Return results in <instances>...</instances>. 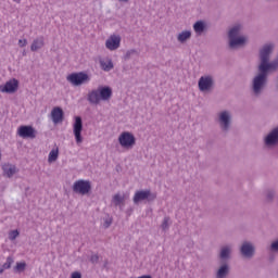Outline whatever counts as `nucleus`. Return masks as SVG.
Returning a JSON list of instances; mask_svg holds the SVG:
<instances>
[{
  "label": "nucleus",
  "instance_id": "obj_12",
  "mask_svg": "<svg viewBox=\"0 0 278 278\" xmlns=\"http://www.w3.org/2000/svg\"><path fill=\"white\" fill-rule=\"evenodd\" d=\"M135 146L136 140H118L115 142L116 150L119 151V153L129 151V149H134Z\"/></svg>",
  "mask_w": 278,
  "mask_h": 278
},
{
  "label": "nucleus",
  "instance_id": "obj_15",
  "mask_svg": "<svg viewBox=\"0 0 278 278\" xmlns=\"http://www.w3.org/2000/svg\"><path fill=\"white\" fill-rule=\"evenodd\" d=\"M52 122L58 125V123H62L64 121V111L60 106H55L51 111Z\"/></svg>",
  "mask_w": 278,
  "mask_h": 278
},
{
  "label": "nucleus",
  "instance_id": "obj_31",
  "mask_svg": "<svg viewBox=\"0 0 278 278\" xmlns=\"http://www.w3.org/2000/svg\"><path fill=\"white\" fill-rule=\"evenodd\" d=\"M273 253H278V239L274 240L269 247Z\"/></svg>",
  "mask_w": 278,
  "mask_h": 278
},
{
  "label": "nucleus",
  "instance_id": "obj_23",
  "mask_svg": "<svg viewBox=\"0 0 278 278\" xmlns=\"http://www.w3.org/2000/svg\"><path fill=\"white\" fill-rule=\"evenodd\" d=\"M100 66L102 68V71H105L106 73L112 71V68H114V63H112V60L109 61H100Z\"/></svg>",
  "mask_w": 278,
  "mask_h": 278
},
{
  "label": "nucleus",
  "instance_id": "obj_11",
  "mask_svg": "<svg viewBox=\"0 0 278 278\" xmlns=\"http://www.w3.org/2000/svg\"><path fill=\"white\" fill-rule=\"evenodd\" d=\"M231 273V265L229 263H220L215 271V278H227Z\"/></svg>",
  "mask_w": 278,
  "mask_h": 278
},
{
  "label": "nucleus",
  "instance_id": "obj_27",
  "mask_svg": "<svg viewBox=\"0 0 278 278\" xmlns=\"http://www.w3.org/2000/svg\"><path fill=\"white\" fill-rule=\"evenodd\" d=\"M12 264H14V258L12 256H8L5 263L2 265L4 270L12 268Z\"/></svg>",
  "mask_w": 278,
  "mask_h": 278
},
{
  "label": "nucleus",
  "instance_id": "obj_17",
  "mask_svg": "<svg viewBox=\"0 0 278 278\" xmlns=\"http://www.w3.org/2000/svg\"><path fill=\"white\" fill-rule=\"evenodd\" d=\"M81 129H84V123L81 122V117L76 116L74 123V136L76 140H81Z\"/></svg>",
  "mask_w": 278,
  "mask_h": 278
},
{
  "label": "nucleus",
  "instance_id": "obj_25",
  "mask_svg": "<svg viewBox=\"0 0 278 278\" xmlns=\"http://www.w3.org/2000/svg\"><path fill=\"white\" fill-rule=\"evenodd\" d=\"M118 140H136V137L129 131H124L119 135Z\"/></svg>",
  "mask_w": 278,
  "mask_h": 278
},
{
  "label": "nucleus",
  "instance_id": "obj_2",
  "mask_svg": "<svg viewBox=\"0 0 278 278\" xmlns=\"http://www.w3.org/2000/svg\"><path fill=\"white\" fill-rule=\"evenodd\" d=\"M112 99V88L108 86H100L91 90L87 96V101L91 105H99L101 101H110Z\"/></svg>",
  "mask_w": 278,
  "mask_h": 278
},
{
  "label": "nucleus",
  "instance_id": "obj_37",
  "mask_svg": "<svg viewBox=\"0 0 278 278\" xmlns=\"http://www.w3.org/2000/svg\"><path fill=\"white\" fill-rule=\"evenodd\" d=\"M91 262L94 264L97 262H99V256L98 255H93L91 256Z\"/></svg>",
  "mask_w": 278,
  "mask_h": 278
},
{
  "label": "nucleus",
  "instance_id": "obj_36",
  "mask_svg": "<svg viewBox=\"0 0 278 278\" xmlns=\"http://www.w3.org/2000/svg\"><path fill=\"white\" fill-rule=\"evenodd\" d=\"M18 45H20V47H26L27 46V39H20Z\"/></svg>",
  "mask_w": 278,
  "mask_h": 278
},
{
  "label": "nucleus",
  "instance_id": "obj_6",
  "mask_svg": "<svg viewBox=\"0 0 278 278\" xmlns=\"http://www.w3.org/2000/svg\"><path fill=\"white\" fill-rule=\"evenodd\" d=\"M232 117L229 111H223L218 115V124L222 131L227 134L231 129Z\"/></svg>",
  "mask_w": 278,
  "mask_h": 278
},
{
  "label": "nucleus",
  "instance_id": "obj_34",
  "mask_svg": "<svg viewBox=\"0 0 278 278\" xmlns=\"http://www.w3.org/2000/svg\"><path fill=\"white\" fill-rule=\"evenodd\" d=\"M266 197L268 201H273L275 199V191H268Z\"/></svg>",
  "mask_w": 278,
  "mask_h": 278
},
{
  "label": "nucleus",
  "instance_id": "obj_20",
  "mask_svg": "<svg viewBox=\"0 0 278 278\" xmlns=\"http://www.w3.org/2000/svg\"><path fill=\"white\" fill-rule=\"evenodd\" d=\"M198 87L200 92H207L210 90V76H202L199 79Z\"/></svg>",
  "mask_w": 278,
  "mask_h": 278
},
{
  "label": "nucleus",
  "instance_id": "obj_35",
  "mask_svg": "<svg viewBox=\"0 0 278 278\" xmlns=\"http://www.w3.org/2000/svg\"><path fill=\"white\" fill-rule=\"evenodd\" d=\"M71 278H81V273L74 271V273L71 274Z\"/></svg>",
  "mask_w": 278,
  "mask_h": 278
},
{
  "label": "nucleus",
  "instance_id": "obj_18",
  "mask_svg": "<svg viewBox=\"0 0 278 278\" xmlns=\"http://www.w3.org/2000/svg\"><path fill=\"white\" fill-rule=\"evenodd\" d=\"M60 157V148L54 146L48 154V164H55Z\"/></svg>",
  "mask_w": 278,
  "mask_h": 278
},
{
  "label": "nucleus",
  "instance_id": "obj_1",
  "mask_svg": "<svg viewBox=\"0 0 278 278\" xmlns=\"http://www.w3.org/2000/svg\"><path fill=\"white\" fill-rule=\"evenodd\" d=\"M242 29L244 26L240 23L235 24L232 27L228 29L227 38H228V49L230 51H236L238 49H244L247 43L249 42V37L242 34Z\"/></svg>",
  "mask_w": 278,
  "mask_h": 278
},
{
  "label": "nucleus",
  "instance_id": "obj_40",
  "mask_svg": "<svg viewBox=\"0 0 278 278\" xmlns=\"http://www.w3.org/2000/svg\"><path fill=\"white\" fill-rule=\"evenodd\" d=\"M13 1H15V3H21V0H13Z\"/></svg>",
  "mask_w": 278,
  "mask_h": 278
},
{
  "label": "nucleus",
  "instance_id": "obj_22",
  "mask_svg": "<svg viewBox=\"0 0 278 278\" xmlns=\"http://www.w3.org/2000/svg\"><path fill=\"white\" fill-rule=\"evenodd\" d=\"M190 38H192V31L184 30L178 35L177 40L178 42H186V40H190Z\"/></svg>",
  "mask_w": 278,
  "mask_h": 278
},
{
  "label": "nucleus",
  "instance_id": "obj_3",
  "mask_svg": "<svg viewBox=\"0 0 278 278\" xmlns=\"http://www.w3.org/2000/svg\"><path fill=\"white\" fill-rule=\"evenodd\" d=\"M72 190L75 194L86 197V194H90L92 190V182L86 179H78L73 184Z\"/></svg>",
  "mask_w": 278,
  "mask_h": 278
},
{
  "label": "nucleus",
  "instance_id": "obj_13",
  "mask_svg": "<svg viewBox=\"0 0 278 278\" xmlns=\"http://www.w3.org/2000/svg\"><path fill=\"white\" fill-rule=\"evenodd\" d=\"M18 90V80L12 79L5 83L4 86H0V92H7L8 94H12Z\"/></svg>",
  "mask_w": 278,
  "mask_h": 278
},
{
  "label": "nucleus",
  "instance_id": "obj_7",
  "mask_svg": "<svg viewBox=\"0 0 278 278\" xmlns=\"http://www.w3.org/2000/svg\"><path fill=\"white\" fill-rule=\"evenodd\" d=\"M233 255V243H226L220 245L218 252V258L220 260L222 264L229 262Z\"/></svg>",
  "mask_w": 278,
  "mask_h": 278
},
{
  "label": "nucleus",
  "instance_id": "obj_38",
  "mask_svg": "<svg viewBox=\"0 0 278 278\" xmlns=\"http://www.w3.org/2000/svg\"><path fill=\"white\" fill-rule=\"evenodd\" d=\"M5 270V268L2 266H0V275H3V271Z\"/></svg>",
  "mask_w": 278,
  "mask_h": 278
},
{
  "label": "nucleus",
  "instance_id": "obj_32",
  "mask_svg": "<svg viewBox=\"0 0 278 278\" xmlns=\"http://www.w3.org/2000/svg\"><path fill=\"white\" fill-rule=\"evenodd\" d=\"M110 225H112V217L106 216V217L104 218L103 227H105V229H108V227H110Z\"/></svg>",
  "mask_w": 278,
  "mask_h": 278
},
{
  "label": "nucleus",
  "instance_id": "obj_39",
  "mask_svg": "<svg viewBox=\"0 0 278 278\" xmlns=\"http://www.w3.org/2000/svg\"><path fill=\"white\" fill-rule=\"evenodd\" d=\"M212 86H214V79L210 78V88H212Z\"/></svg>",
  "mask_w": 278,
  "mask_h": 278
},
{
  "label": "nucleus",
  "instance_id": "obj_29",
  "mask_svg": "<svg viewBox=\"0 0 278 278\" xmlns=\"http://www.w3.org/2000/svg\"><path fill=\"white\" fill-rule=\"evenodd\" d=\"M161 227H162L163 231H166V229H168V227H170V218L165 217Z\"/></svg>",
  "mask_w": 278,
  "mask_h": 278
},
{
  "label": "nucleus",
  "instance_id": "obj_19",
  "mask_svg": "<svg viewBox=\"0 0 278 278\" xmlns=\"http://www.w3.org/2000/svg\"><path fill=\"white\" fill-rule=\"evenodd\" d=\"M207 29V25L203 21H198L193 24V31L197 36H203L205 30Z\"/></svg>",
  "mask_w": 278,
  "mask_h": 278
},
{
  "label": "nucleus",
  "instance_id": "obj_10",
  "mask_svg": "<svg viewBox=\"0 0 278 278\" xmlns=\"http://www.w3.org/2000/svg\"><path fill=\"white\" fill-rule=\"evenodd\" d=\"M17 134L20 138H28L30 140H34V138L38 136V131L31 126H20L17 129Z\"/></svg>",
  "mask_w": 278,
  "mask_h": 278
},
{
  "label": "nucleus",
  "instance_id": "obj_24",
  "mask_svg": "<svg viewBox=\"0 0 278 278\" xmlns=\"http://www.w3.org/2000/svg\"><path fill=\"white\" fill-rule=\"evenodd\" d=\"M264 140H278V127L271 129L270 132L264 137Z\"/></svg>",
  "mask_w": 278,
  "mask_h": 278
},
{
  "label": "nucleus",
  "instance_id": "obj_28",
  "mask_svg": "<svg viewBox=\"0 0 278 278\" xmlns=\"http://www.w3.org/2000/svg\"><path fill=\"white\" fill-rule=\"evenodd\" d=\"M27 268V264L25 262L16 263L15 271L16 273H23Z\"/></svg>",
  "mask_w": 278,
  "mask_h": 278
},
{
  "label": "nucleus",
  "instance_id": "obj_8",
  "mask_svg": "<svg viewBox=\"0 0 278 278\" xmlns=\"http://www.w3.org/2000/svg\"><path fill=\"white\" fill-rule=\"evenodd\" d=\"M129 199V195L125 192H117L112 195L111 199V206L112 207H118L122 212L125 210V203Z\"/></svg>",
  "mask_w": 278,
  "mask_h": 278
},
{
  "label": "nucleus",
  "instance_id": "obj_9",
  "mask_svg": "<svg viewBox=\"0 0 278 278\" xmlns=\"http://www.w3.org/2000/svg\"><path fill=\"white\" fill-rule=\"evenodd\" d=\"M240 253L242 257H247V260H251V257L255 255V245L250 241H243L240 247Z\"/></svg>",
  "mask_w": 278,
  "mask_h": 278
},
{
  "label": "nucleus",
  "instance_id": "obj_5",
  "mask_svg": "<svg viewBox=\"0 0 278 278\" xmlns=\"http://www.w3.org/2000/svg\"><path fill=\"white\" fill-rule=\"evenodd\" d=\"M157 195L152 193L151 190H138L135 192L132 201L135 205H140V203H144V201H155Z\"/></svg>",
  "mask_w": 278,
  "mask_h": 278
},
{
  "label": "nucleus",
  "instance_id": "obj_16",
  "mask_svg": "<svg viewBox=\"0 0 278 278\" xmlns=\"http://www.w3.org/2000/svg\"><path fill=\"white\" fill-rule=\"evenodd\" d=\"M2 170L4 177H9V179L12 178L13 175H16V173H18V168L12 163L2 164Z\"/></svg>",
  "mask_w": 278,
  "mask_h": 278
},
{
  "label": "nucleus",
  "instance_id": "obj_4",
  "mask_svg": "<svg viewBox=\"0 0 278 278\" xmlns=\"http://www.w3.org/2000/svg\"><path fill=\"white\" fill-rule=\"evenodd\" d=\"M67 81L72 86H84L90 81V76L86 72L72 73L67 76Z\"/></svg>",
  "mask_w": 278,
  "mask_h": 278
},
{
  "label": "nucleus",
  "instance_id": "obj_30",
  "mask_svg": "<svg viewBox=\"0 0 278 278\" xmlns=\"http://www.w3.org/2000/svg\"><path fill=\"white\" fill-rule=\"evenodd\" d=\"M277 144L278 140H265V147H267V149H273L277 147Z\"/></svg>",
  "mask_w": 278,
  "mask_h": 278
},
{
  "label": "nucleus",
  "instance_id": "obj_21",
  "mask_svg": "<svg viewBox=\"0 0 278 278\" xmlns=\"http://www.w3.org/2000/svg\"><path fill=\"white\" fill-rule=\"evenodd\" d=\"M45 47V37H39L35 39L30 46L31 51H38Z\"/></svg>",
  "mask_w": 278,
  "mask_h": 278
},
{
  "label": "nucleus",
  "instance_id": "obj_33",
  "mask_svg": "<svg viewBox=\"0 0 278 278\" xmlns=\"http://www.w3.org/2000/svg\"><path fill=\"white\" fill-rule=\"evenodd\" d=\"M136 53V50H128L125 54V60H129Z\"/></svg>",
  "mask_w": 278,
  "mask_h": 278
},
{
  "label": "nucleus",
  "instance_id": "obj_26",
  "mask_svg": "<svg viewBox=\"0 0 278 278\" xmlns=\"http://www.w3.org/2000/svg\"><path fill=\"white\" fill-rule=\"evenodd\" d=\"M18 236H21V232L17 229L9 231V240H11V242H14Z\"/></svg>",
  "mask_w": 278,
  "mask_h": 278
},
{
  "label": "nucleus",
  "instance_id": "obj_14",
  "mask_svg": "<svg viewBox=\"0 0 278 278\" xmlns=\"http://www.w3.org/2000/svg\"><path fill=\"white\" fill-rule=\"evenodd\" d=\"M105 47L109 51H116L121 47V36L113 35L105 41Z\"/></svg>",
  "mask_w": 278,
  "mask_h": 278
}]
</instances>
